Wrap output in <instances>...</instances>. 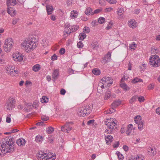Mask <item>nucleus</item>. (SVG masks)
Returning <instances> with one entry per match:
<instances>
[{
	"label": "nucleus",
	"mask_w": 160,
	"mask_h": 160,
	"mask_svg": "<svg viewBox=\"0 0 160 160\" xmlns=\"http://www.w3.org/2000/svg\"><path fill=\"white\" fill-rule=\"evenodd\" d=\"M111 52H108L107 53L105 56L102 60V62L105 63L109 61L111 59Z\"/></svg>",
	"instance_id": "17"
},
{
	"label": "nucleus",
	"mask_w": 160,
	"mask_h": 160,
	"mask_svg": "<svg viewBox=\"0 0 160 160\" xmlns=\"http://www.w3.org/2000/svg\"><path fill=\"white\" fill-rule=\"evenodd\" d=\"M72 28L69 24L66 25L64 31V35L65 37L68 36L72 32Z\"/></svg>",
	"instance_id": "11"
},
{
	"label": "nucleus",
	"mask_w": 160,
	"mask_h": 160,
	"mask_svg": "<svg viewBox=\"0 0 160 160\" xmlns=\"http://www.w3.org/2000/svg\"><path fill=\"white\" fill-rule=\"evenodd\" d=\"M48 101V98L46 96H43L41 98L40 101L43 103H46Z\"/></svg>",
	"instance_id": "31"
},
{
	"label": "nucleus",
	"mask_w": 160,
	"mask_h": 160,
	"mask_svg": "<svg viewBox=\"0 0 160 160\" xmlns=\"http://www.w3.org/2000/svg\"><path fill=\"white\" fill-rule=\"evenodd\" d=\"M135 122L138 125V128L140 131L143 129V126L144 123V121L142 120V118L140 116L138 115L134 118Z\"/></svg>",
	"instance_id": "8"
},
{
	"label": "nucleus",
	"mask_w": 160,
	"mask_h": 160,
	"mask_svg": "<svg viewBox=\"0 0 160 160\" xmlns=\"http://www.w3.org/2000/svg\"><path fill=\"white\" fill-rule=\"evenodd\" d=\"M111 92L109 90H108L105 94V99L107 100L111 96Z\"/></svg>",
	"instance_id": "40"
},
{
	"label": "nucleus",
	"mask_w": 160,
	"mask_h": 160,
	"mask_svg": "<svg viewBox=\"0 0 160 160\" xmlns=\"http://www.w3.org/2000/svg\"><path fill=\"white\" fill-rule=\"evenodd\" d=\"M7 11L8 13L11 16H14L17 14V11L13 8H8Z\"/></svg>",
	"instance_id": "16"
},
{
	"label": "nucleus",
	"mask_w": 160,
	"mask_h": 160,
	"mask_svg": "<svg viewBox=\"0 0 160 160\" xmlns=\"http://www.w3.org/2000/svg\"><path fill=\"white\" fill-rule=\"evenodd\" d=\"M113 23L112 22H110L108 24L107 26L106 27L105 29L107 30H109L111 29L113 26Z\"/></svg>",
	"instance_id": "33"
},
{
	"label": "nucleus",
	"mask_w": 160,
	"mask_h": 160,
	"mask_svg": "<svg viewBox=\"0 0 160 160\" xmlns=\"http://www.w3.org/2000/svg\"><path fill=\"white\" fill-rule=\"evenodd\" d=\"M116 154L118 156L119 160H122L124 158V157L122 154H121L119 152L117 151Z\"/></svg>",
	"instance_id": "39"
},
{
	"label": "nucleus",
	"mask_w": 160,
	"mask_h": 160,
	"mask_svg": "<svg viewBox=\"0 0 160 160\" xmlns=\"http://www.w3.org/2000/svg\"><path fill=\"white\" fill-rule=\"evenodd\" d=\"M6 73L11 76H16L19 74L18 71H7Z\"/></svg>",
	"instance_id": "24"
},
{
	"label": "nucleus",
	"mask_w": 160,
	"mask_h": 160,
	"mask_svg": "<svg viewBox=\"0 0 160 160\" xmlns=\"http://www.w3.org/2000/svg\"><path fill=\"white\" fill-rule=\"evenodd\" d=\"M23 54L18 51L13 52L11 55V58L15 62H22L23 59Z\"/></svg>",
	"instance_id": "7"
},
{
	"label": "nucleus",
	"mask_w": 160,
	"mask_h": 160,
	"mask_svg": "<svg viewBox=\"0 0 160 160\" xmlns=\"http://www.w3.org/2000/svg\"><path fill=\"white\" fill-rule=\"evenodd\" d=\"M100 80L102 83L106 84L107 86L109 87L112 84L113 82L112 78L109 77H105L102 78Z\"/></svg>",
	"instance_id": "10"
},
{
	"label": "nucleus",
	"mask_w": 160,
	"mask_h": 160,
	"mask_svg": "<svg viewBox=\"0 0 160 160\" xmlns=\"http://www.w3.org/2000/svg\"><path fill=\"white\" fill-rule=\"evenodd\" d=\"M105 86V87L108 86L106 84H103L102 83V82H101V81L100 80L98 87V92L100 93H101L102 92V89L104 88Z\"/></svg>",
	"instance_id": "18"
},
{
	"label": "nucleus",
	"mask_w": 160,
	"mask_h": 160,
	"mask_svg": "<svg viewBox=\"0 0 160 160\" xmlns=\"http://www.w3.org/2000/svg\"><path fill=\"white\" fill-rule=\"evenodd\" d=\"M86 37V34L84 32H82L79 34L78 38L80 40H83L85 39Z\"/></svg>",
	"instance_id": "27"
},
{
	"label": "nucleus",
	"mask_w": 160,
	"mask_h": 160,
	"mask_svg": "<svg viewBox=\"0 0 160 160\" xmlns=\"http://www.w3.org/2000/svg\"><path fill=\"white\" fill-rule=\"evenodd\" d=\"M35 140L37 142H41L43 140V137L40 135L37 136L36 137Z\"/></svg>",
	"instance_id": "32"
},
{
	"label": "nucleus",
	"mask_w": 160,
	"mask_h": 160,
	"mask_svg": "<svg viewBox=\"0 0 160 160\" xmlns=\"http://www.w3.org/2000/svg\"><path fill=\"white\" fill-rule=\"evenodd\" d=\"M65 49L64 48H61L59 50V53L62 55L63 54L65 53Z\"/></svg>",
	"instance_id": "60"
},
{
	"label": "nucleus",
	"mask_w": 160,
	"mask_h": 160,
	"mask_svg": "<svg viewBox=\"0 0 160 160\" xmlns=\"http://www.w3.org/2000/svg\"><path fill=\"white\" fill-rule=\"evenodd\" d=\"M128 78V76L127 73H125L123 77L121 80V82H124L125 80H127Z\"/></svg>",
	"instance_id": "41"
},
{
	"label": "nucleus",
	"mask_w": 160,
	"mask_h": 160,
	"mask_svg": "<svg viewBox=\"0 0 160 160\" xmlns=\"http://www.w3.org/2000/svg\"><path fill=\"white\" fill-rule=\"evenodd\" d=\"M15 68V67L14 65L8 66L7 67L6 70H14Z\"/></svg>",
	"instance_id": "51"
},
{
	"label": "nucleus",
	"mask_w": 160,
	"mask_h": 160,
	"mask_svg": "<svg viewBox=\"0 0 160 160\" xmlns=\"http://www.w3.org/2000/svg\"><path fill=\"white\" fill-rule=\"evenodd\" d=\"M144 156L142 155H138L133 158L134 160H143Z\"/></svg>",
	"instance_id": "34"
},
{
	"label": "nucleus",
	"mask_w": 160,
	"mask_h": 160,
	"mask_svg": "<svg viewBox=\"0 0 160 160\" xmlns=\"http://www.w3.org/2000/svg\"><path fill=\"white\" fill-rule=\"evenodd\" d=\"M58 76V71H53L52 74V77L53 78L56 79Z\"/></svg>",
	"instance_id": "38"
},
{
	"label": "nucleus",
	"mask_w": 160,
	"mask_h": 160,
	"mask_svg": "<svg viewBox=\"0 0 160 160\" xmlns=\"http://www.w3.org/2000/svg\"><path fill=\"white\" fill-rule=\"evenodd\" d=\"M14 150L13 142L9 138H5L2 143L0 145V151L4 154L13 152Z\"/></svg>",
	"instance_id": "2"
},
{
	"label": "nucleus",
	"mask_w": 160,
	"mask_h": 160,
	"mask_svg": "<svg viewBox=\"0 0 160 160\" xmlns=\"http://www.w3.org/2000/svg\"><path fill=\"white\" fill-rule=\"evenodd\" d=\"M154 85L153 83L150 84L148 87V89L149 90L152 89L154 88Z\"/></svg>",
	"instance_id": "52"
},
{
	"label": "nucleus",
	"mask_w": 160,
	"mask_h": 160,
	"mask_svg": "<svg viewBox=\"0 0 160 160\" xmlns=\"http://www.w3.org/2000/svg\"><path fill=\"white\" fill-rule=\"evenodd\" d=\"M149 60L150 64L152 67L156 68L160 66V58L157 55L151 56Z\"/></svg>",
	"instance_id": "6"
},
{
	"label": "nucleus",
	"mask_w": 160,
	"mask_h": 160,
	"mask_svg": "<svg viewBox=\"0 0 160 160\" xmlns=\"http://www.w3.org/2000/svg\"><path fill=\"white\" fill-rule=\"evenodd\" d=\"M151 151L152 155H154L156 153V151L155 148H151Z\"/></svg>",
	"instance_id": "59"
},
{
	"label": "nucleus",
	"mask_w": 160,
	"mask_h": 160,
	"mask_svg": "<svg viewBox=\"0 0 160 160\" xmlns=\"http://www.w3.org/2000/svg\"><path fill=\"white\" fill-rule=\"evenodd\" d=\"M137 99L136 96H133L132 98L130 100L129 102L130 103H132L134 102H135Z\"/></svg>",
	"instance_id": "48"
},
{
	"label": "nucleus",
	"mask_w": 160,
	"mask_h": 160,
	"mask_svg": "<svg viewBox=\"0 0 160 160\" xmlns=\"http://www.w3.org/2000/svg\"><path fill=\"white\" fill-rule=\"evenodd\" d=\"M94 122V120H90L88 122L87 124L89 125H91Z\"/></svg>",
	"instance_id": "62"
},
{
	"label": "nucleus",
	"mask_w": 160,
	"mask_h": 160,
	"mask_svg": "<svg viewBox=\"0 0 160 160\" xmlns=\"http://www.w3.org/2000/svg\"><path fill=\"white\" fill-rule=\"evenodd\" d=\"M135 129V128L133 127V125L131 124H129L127 127V130L126 133L128 135H132Z\"/></svg>",
	"instance_id": "13"
},
{
	"label": "nucleus",
	"mask_w": 160,
	"mask_h": 160,
	"mask_svg": "<svg viewBox=\"0 0 160 160\" xmlns=\"http://www.w3.org/2000/svg\"><path fill=\"white\" fill-rule=\"evenodd\" d=\"M117 14L118 15V18L122 19L124 18L123 16L124 10L122 8H118L117 9Z\"/></svg>",
	"instance_id": "15"
},
{
	"label": "nucleus",
	"mask_w": 160,
	"mask_h": 160,
	"mask_svg": "<svg viewBox=\"0 0 160 160\" xmlns=\"http://www.w3.org/2000/svg\"><path fill=\"white\" fill-rule=\"evenodd\" d=\"M83 31L86 33H88L90 32V29L89 27L86 26L84 28Z\"/></svg>",
	"instance_id": "46"
},
{
	"label": "nucleus",
	"mask_w": 160,
	"mask_h": 160,
	"mask_svg": "<svg viewBox=\"0 0 160 160\" xmlns=\"http://www.w3.org/2000/svg\"><path fill=\"white\" fill-rule=\"evenodd\" d=\"M70 123L71 124L72 122H71L67 123L64 126L62 127L61 128L62 131L64 132L68 133L72 129V127L69 125Z\"/></svg>",
	"instance_id": "12"
},
{
	"label": "nucleus",
	"mask_w": 160,
	"mask_h": 160,
	"mask_svg": "<svg viewBox=\"0 0 160 160\" xmlns=\"http://www.w3.org/2000/svg\"><path fill=\"white\" fill-rule=\"evenodd\" d=\"M22 74L23 77L26 78L29 74V72L27 71H23L22 72Z\"/></svg>",
	"instance_id": "45"
},
{
	"label": "nucleus",
	"mask_w": 160,
	"mask_h": 160,
	"mask_svg": "<svg viewBox=\"0 0 160 160\" xmlns=\"http://www.w3.org/2000/svg\"><path fill=\"white\" fill-rule=\"evenodd\" d=\"M129 26L132 28H136L138 25L137 22L134 19L130 20L128 22Z\"/></svg>",
	"instance_id": "14"
},
{
	"label": "nucleus",
	"mask_w": 160,
	"mask_h": 160,
	"mask_svg": "<svg viewBox=\"0 0 160 160\" xmlns=\"http://www.w3.org/2000/svg\"><path fill=\"white\" fill-rule=\"evenodd\" d=\"M105 139L107 144H109L112 141L113 137L111 135H108L105 137Z\"/></svg>",
	"instance_id": "25"
},
{
	"label": "nucleus",
	"mask_w": 160,
	"mask_h": 160,
	"mask_svg": "<svg viewBox=\"0 0 160 160\" xmlns=\"http://www.w3.org/2000/svg\"><path fill=\"white\" fill-rule=\"evenodd\" d=\"M138 101L140 102H144L145 100L144 97L143 96H140L138 98Z\"/></svg>",
	"instance_id": "56"
},
{
	"label": "nucleus",
	"mask_w": 160,
	"mask_h": 160,
	"mask_svg": "<svg viewBox=\"0 0 160 160\" xmlns=\"http://www.w3.org/2000/svg\"><path fill=\"white\" fill-rule=\"evenodd\" d=\"M72 3V0H68L67 1V5L68 6L71 5Z\"/></svg>",
	"instance_id": "64"
},
{
	"label": "nucleus",
	"mask_w": 160,
	"mask_h": 160,
	"mask_svg": "<svg viewBox=\"0 0 160 160\" xmlns=\"http://www.w3.org/2000/svg\"><path fill=\"white\" fill-rule=\"evenodd\" d=\"M40 69L41 66L39 64H36L32 67V70H39Z\"/></svg>",
	"instance_id": "42"
},
{
	"label": "nucleus",
	"mask_w": 160,
	"mask_h": 160,
	"mask_svg": "<svg viewBox=\"0 0 160 160\" xmlns=\"http://www.w3.org/2000/svg\"><path fill=\"white\" fill-rule=\"evenodd\" d=\"M113 9L112 7H108L105 8L103 10V12L104 13H108L110 12H111L113 11Z\"/></svg>",
	"instance_id": "35"
},
{
	"label": "nucleus",
	"mask_w": 160,
	"mask_h": 160,
	"mask_svg": "<svg viewBox=\"0 0 160 160\" xmlns=\"http://www.w3.org/2000/svg\"><path fill=\"white\" fill-rule=\"evenodd\" d=\"M142 80L141 79L138 78H136L132 81V83H135L138 82H142Z\"/></svg>",
	"instance_id": "37"
},
{
	"label": "nucleus",
	"mask_w": 160,
	"mask_h": 160,
	"mask_svg": "<svg viewBox=\"0 0 160 160\" xmlns=\"http://www.w3.org/2000/svg\"><path fill=\"white\" fill-rule=\"evenodd\" d=\"M109 3L112 4H116L117 3V0H106Z\"/></svg>",
	"instance_id": "49"
},
{
	"label": "nucleus",
	"mask_w": 160,
	"mask_h": 160,
	"mask_svg": "<svg viewBox=\"0 0 160 160\" xmlns=\"http://www.w3.org/2000/svg\"><path fill=\"white\" fill-rule=\"evenodd\" d=\"M78 12L77 11L73 10L70 12V17L73 19H75L78 17Z\"/></svg>",
	"instance_id": "23"
},
{
	"label": "nucleus",
	"mask_w": 160,
	"mask_h": 160,
	"mask_svg": "<svg viewBox=\"0 0 160 160\" xmlns=\"http://www.w3.org/2000/svg\"><path fill=\"white\" fill-rule=\"evenodd\" d=\"M92 109V105H87L84 107L79 108L77 113L79 116L84 117L87 114L90 113Z\"/></svg>",
	"instance_id": "3"
},
{
	"label": "nucleus",
	"mask_w": 160,
	"mask_h": 160,
	"mask_svg": "<svg viewBox=\"0 0 160 160\" xmlns=\"http://www.w3.org/2000/svg\"><path fill=\"white\" fill-rule=\"evenodd\" d=\"M51 59L52 61L56 60L57 59V56L56 54H54L51 57Z\"/></svg>",
	"instance_id": "57"
},
{
	"label": "nucleus",
	"mask_w": 160,
	"mask_h": 160,
	"mask_svg": "<svg viewBox=\"0 0 160 160\" xmlns=\"http://www.w3.org/2000/svg\"><path fill=\"white\" fill-rule=\"evenodd\" d=\"M77 46L78 48H82L83 47V44L81 41H80L78 42Z\"/></svg>",
	"instance_id": "44"
},
{
	"label": "nucleus",
	"mask_w": 160,
	"mask_h": 160,
	"mask_svg": "<svg viewBox=\"0 0 160 160\" xmlns=\"http://www.w3.org/2000/svg\"><path fill=\"white\" fill-rule=\"evenodd\" d=\"M92 73L96 75H99L100 73V71H92Z\"/></svg>",
	"instance_id": "54"
},
{
	"label": "nucleus",
	"mask_w": 160,
	"mask_h": 160,
	"mask_svg": "<svg viewBox=\"0 0 160 160\" xmlns=\"http://www.w3.org/2000/svg\"><path fill=\"white\" fill-rule=\"evenodd\" d=\"M26 143L25 140L22 138H20L18 139L17 141V143L18 146H23Z\"/></svg>",
	"instance_id": "19"
},
{
	"label": "nucleus",
	"mask_w": 160,
	"mask_h": 160,
	"mask_svg": "<svg viewBox=\"0 0 160 160\" xmlns=\"http://www.w3.org/2000/svg\"><path fill=\"white\" fill-rule=\"evenodd\" d=\"M54 130V128L52 127H50L46 129V132L48 134L52 133Z\"/></svg>",
	"instance_id": "36"
},
{
	"label": "nucleus",
	"mask_w": 160,
	"mask_h": 160,
	"mask_svg": "<svg viewBox=\"0 0 160 160\" xmlns=\"http://www.w3.org/2000/svg\"><path fill=\"white\" fill-rule=\"evenodd\" d=\"M85 12V13L87 15L93 14V12H92V9L89 7L87 8Z\"/></svg>",
	"instance_id": "26"
},
{
	"label": "nucleus",
	"mask_w": 160,
	"mask_h": 160,
	"mask_svg": "<svg viewBox=\"0 0 160 160\" xmlns=\"http://www.w3.org/2000/svg\"><path fill=\"white\" fill-rule=\"evenodd\" d=\"M98 2L101 6H103L106 5V2L104 0H99Z\"/></svg>",
	"instance_id": "47"
},
{
	"label": "nucleus",
	"mask_w": 160,
	"mask_h": 160,
	"mask_svg": "<svg viewBox=\"0 0 160 160\" xmlns=\"http://www.w3.org/2000/svg\"><path fill=\"white\" fill-rule=\"evenodd\" d=\"M121 102L120 100L115 101L113 102L112 105L113 107L116 108L119 105L121 104Z\"/></svg>",
	"instance_id": "28"
},
{
	"label": "nucleus",
	"mask_w": 160,
	"mask_h": 160,
	"mask_svg": "<svg viewBox=\"0 0 160 160\" xmlns=\"http://www.w3.org/2000/svg\"><path fill=\"white\" fill-rule=\"evenodd\" d=\"M147 64L144 63L140 64L139 65L138 69H146L147 68Z\"/></svg>",
	"instance_id": "29"
},
{
	"label": "nucleus",
	"mask_w": 160,
	"mask_h": 160,
	"mask_svg": "<svg viewBox=\"0 0 160 160\" xmlns=\"http://www.w3.org/2000/svg\"><path fill=\"white\" fill-rule=\"evenodd\" d=\"M137 46V44L135 42H132V43L129 44V47L131 50H134L136 49Z\"/></svg>",
	"instance_id": "30"
},
{
	"label": "nucleus",
	"mask_w": 160,
	"mask_h": 160,
	"mask_svg": "<svg viewBox=\"0 0 160 160\" xmlns=\"http://www.w3.org/2000/svg\"><path fill=\"white\" fill-rule=\"evenodd\" d=\"M117 124L116 122H115L112 119V120H107L105 122V125L107 127L108 129H106L105 132L107 134H111L112 132V130L117 127Z\"/></svg>",
	"instance_id": "4"
},
{
	"label": "nucleus",
	"mask_w": 160,
	"mask_h": 160,
	"mask_svg": "<svg viewBox=\"0 0 160 160\" xmlns=\"http://www.w3.org/2000/svg\"><path fill=\"white\" fill-rule=\"evenodd\" d=\"M98 21L99 23L100 24H103L105 21V18L103 17H100L98 18Z\"/></svg>",
	"instance_id": "43"
},
{
	"label": "nucleus",
	"mask_w": 160,
	"mask_h": 160,
	"mask_svg": "<svg viewBox=\"0 0 160 160\" xmlns=\"http://www.w3.org/2000/svg\"><path fill=\"white\" fill-rule=\"evenodd\" d=\"M16 4V0H7V4L8 8L11 7V6H13Z\"/></svg>",
	"instance_id": "20"
},
{
	"label": "nucleus",
	"mask_w": 160,
	"mask_h": 160,
	"mask_svg": "<svg viewBox=\"0 0 160 160\" xmlns=\"http://www.w3.org/2000/svg\"><path fill=\"white\" fill-rule=\"evenodd\" d=\"M6 121L8 123H9L11 122V118L10 116L9 115H8L7 117Z\"/></svg>",
	"instance_id": "63"
},
{
	"label": "nucleus",
	"mask_w": 160,
	"mask_h": 160,
	"mask_svg": "<svg viewBox=\"0 0 160 160\" xmlns=\"http://www.w3.org/2000/svg\"><path fill=\"white\" fill-rule=\"evenodd\" d=\"M114 111V109L113 108H112L110 109L109 110H108L107 111H106L105 112H106L105 113L106 114L111 113L113 112Z\"/></svg>",
	"instance_id": "55"
},
{
	"label": "nucleus",
	"mask_w": 160,
	"mask_h": 160,
	"mask_svg": "<svg viewBox=\"0 0 160 160\" xmlns=\"http://www.w3.org/2000/svg\"><path fill=\"white\" fill-rule=\"evenodd\" d=\"M15 102V100L14 98H10L6 104L7 109L10 110L14 108L15 107L14 104Z\"/></svg>",
	"instance_id": "9"
},
{
	"label": "nucleus",
	"mask_w": 160,
	"mask_h": 160,
	"mask_svg": "<svg viewBox=\"0 0 160 160\" xmlns=\"http://www.w3.org/2000/svg\"><path fill=\"white\" fill-rule=\"evenodd\" d=\"M13 40L12 38H8L6 39L3 46L5 51L7 52H9L13 48Z\"/></svg>",
	"instance_id": "5"
},
{
	"label": "nucleus",
	"mask_w": 160,
	"mask_h": 160,
	"mask_svg": "<svg viewBox=\"0 0 160 160\" xmlns=\"http://www.w3.org/2000/svg\"><path fill=\"white\" fill-rule=\"evenodd\" d=\"M50 18L53 21H55L56 19V16L53 14L51 15L50 16Z\"/></svg>",
	"instance_id": "61"
},
{
	"label": "nucleus",
	"mask_w": 160,
	"mask_h": 160,
	"mask_svg": "<svg viewBox=\"0 0 160 160\" xmlns=\"http://www.w3.org/2000/svg\"><path fill=\"white\" fill-rule=\"evenodd\" d=\"M36 40L33 38H26L23 40L21 44V47L26 52H30L37 47Z\"/></svg>",
	"instance_id": "1"
},
{
	"label": "nucleus",
	"mask_w": 160,
	"mask_h": 160,
	"mask_svg": "<svg viewBox=\"0 0 160 160\" xmlns=\"http://www.w3.org/2000/svg\"><path fill=\"white\" fill-rule=\"evenodd\" d=\"M120 87L123 89L124 91H127L130 89V88L128 86V85L124 82H121L120 81Z\"/></svg>",
	"instance_id": "21"
},
{
	"label": "nucleus",
	"mask_w": 160,
	"mask_h": 160,
	"mask_svg": "<svg viewBox=\"0 0 160 160\" xmlns=\"http://www.w3.org/2000/svg\"><path fill=\"white\" fill-rule=\"evenodd\" d=\"M102 8H100L98 9H97L95 10L93 12V14H94L98 13L102 11Z\"/></svg>",
	"instance_id": "50"
},
{
	"label": "nucleus",
	"mask_w": 160,
	"mask_h": 160,
	"mask_svg": "<svg viewBox=\"0 0 160 160\" xmlns=\"http://www.w3.org/2000/svg\"><path fill=\"white\" fill-rule=\"evenodd\" d=\"M46 10L48 15L51 14L54 8L52 6L50 5H47L46 6Z\"/></svg>",
	"instance_id": "22"
},
{
	"label": "nucleus",
	"mask_w": 160,
	"mask_h": 160,
	"mask_svg": "<svg viewBox=\"0 0 160 160\" xmlns=\"http://www.w3.org/2000/svg\"><path fill=\"white\" fill-rule=\"evenodd\" d=\"M72 32H74L77 30L78 28V26L77 25H73L72 26Z\"/></svg>",
	"instance_id": "58"
},
{
	"label": "nucleus",
	"mask_w": 160,
	"mask_h": 160,
	"mask_svg": "<svg viewBox=\"0 0 160 160\" xmlns=\"http://www.w3.org/2000/svg\"><path fill=\"white\" fill-rule=\"evenodd\" d=\"M41 118L42 121H47L49 119V118L48 116H41Z\"/></svg>",
	"instance_id": "53"
}]
</instances>
